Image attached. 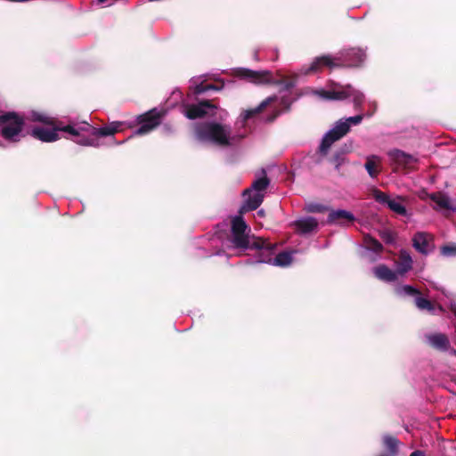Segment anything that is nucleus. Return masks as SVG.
<instances>
[{
    "label": "nucleus",
    "mask_w": 456,
    "mask_h": 456,
    "mask_svg": "<svg viewBox=\"0 0 456 456\" xmlns=\"http://www.w3.org/2000/svg\"><path fill=\"white\" fill-rule=\"evenodd\" d=\"M452 354H455L456 351L454 349H452Z\"/></svg>",
    "instance_id": "36"
},
{
    "label": "nucleus",
    "mask_w": 456,
    "mask_h": 456,
    "mask_svg": "<svg viewBox=\"0 0 456 456\" xmlns=\"http://www.w3.org/2000/svg\"><path fill=\"white\" fill-rule=\"evenodd\" d=\"M387 206L396 214L401 216L406 215V208L399 200L391 199Z\"/></svg>",
    "instance_id": "27"
},
{
    "label": "nucleus",
    "mask_w": 456,
    "mask_h": 456,
    "mask_svg": "<svg viewBox=\"0 0 456 456\" xmlns=\"http://www.w3.org/2000/svg\"><path fill=\"white\" fill-rule=\"evenodd\" d=\"M346 158L344 157V152L337 151L332 158L330 159V162L334 165L336 170H339L340 167L345 163Z\"/></svg>",
    "instance_id": "28"
},
{
    "label": "nucleus",
    "mask_w": 456,
    "mask_h": 456,
    "mask_svg": "<svg viewBox=\"0 0 456 456\" xmlns=\"http://www.w3.org/2000/svg\"><path fill=\"white\" fill-rule=\"evenodd\" d=\"M431 199L442 208L452 209L453 211L456 210V208L452 206L450 199L445 195L435 194Z\"/></svg>",
    "instance_id": "25"
},
{
    "label": "nucleus",
    "mask_w": 456,
    "mask_h": 456,
    "mask_svg": "<svg viewBox=\"0 0 456 456\" xmlns=\"http://www.w3.org/2000/svg\"><path fill=\"white\" fill-rule=\"evenodd\" d=\"M366 59L365 51L362 48L345 49L336 56L323 55L316 57L308 67H303L301 73L308 75L320 71L323 67L334 69L338 67H359Z\"/></svg>",
    "instance_id": "3"
},
{
    "label": "nucleus",
    "mask_w": 456,
    "mask_h": 456,
    "mask_svg": "<svg viewBox=\"0 0 456 456\" xmlns=\"http://www.w3.org/2000/svg\"><path fill=\"white\" fill-rule=\"evenodd\" d=\"M432 236L424 232H417L412 238L413 248L421 254L428 255L431 250Z\"/></svg>",
    "instance_id": "18"
},
{
    "label": "nucleus",
    "mask_w": 456,
    "mask_h": 456,
    "mask_svg": "<svg viewBox=\"0 0 456 456\" xmlns=\"http://www.w3.org/2000/svg\"><path fill=\"white\" fill-rule=\"evenodd\" d=\"M281 96H270L258 106L244 110L235 122V128L216 121L197 123L194 126L195 138L201 143L220 148L232 147L239 144L248 134L247 129L249 122L267 106L273 104V115L268 118L273 121L281 112L288 110L291 103L290 90L295 86L292 81L281 83Z\"/></svg>",
    "instance_id": "1"
},
{
    "label": "nucleus",
    "mask_w": 456,
    "mask_h": 456,
    "mask_svg": "<svg viewBox=\"0 0 456 456\" xmlns=\"http://www.w3.org/2000/svg\"><path fill=\"white\" fill-rule=\"evenodd\" d=\"M364 251L362 256L370 262H375L379 258V252L382 250V244L376 239L366 236L364 238Z\"/></svg>",
    "instance_id": "15"
},
{
    "label": "nucleus",
    "mask_w": 456,
    "mask_h": 456,
    "mask_svg": "<svg viewBox=\"0 0 456 456\" xmlns=\"http://www.w3.org/2000/svg\"><path fill=\"white\" fill-rule=\"evenodd\" d=\"M425 342L432 348L447 352L451 349V344L448 337L441 332L427 333L424 336Z\"/></svg>",
    "instance_id": "13"
},
{
    "label": "nucleus",
    "mask_w": 456,
    "mask_h": 456,
    "mask_svg": "<svg viewBox=\"0 0 456 456\" xmlns=\"http://www.w3.org/2000/svg\"><path fill=\"white\" fill-rule=\"evenodd\" d=\"M166 127H167V130L168 132H171V131H172L171 127H167V126H166Z\"/></svg>",
    "instance_id": "35"
},
{
    "label": "nucleus",
    "mask_w": 456,
    "mask_h": 456,
    "mask_svg": "<svg viewBox=\"0 0 456 456\" xmlns=\"http://www.w3.org/2000/svg\"><path fill=\"white\" fill-rule=\"evenodd\" d=\"M412 258L410 253L402 249L399 253L398 258L395 261V273L398 277L404 276L409 271L412 269Z\"/></svg>",
    "instance_id": "17"
},
{
    "label": "nucleus",
    "mask_w": 456,
    "mask_h": 456,
    "mask_svg": "<svg viewBox=\"0 0 456 456\" xmlns=\"http://www.w3.org/2000/svg\"><path fill=\"white\" fill-rule=\"evenodd\" d=\"M191 86L193 87L194 94H201L208 90H217V87L213 85L203 86L202 84H198L197 78L191 79Z\"/></svg>",
    "instance_id": "26"
},
{
    "label": "nucleus",
    "mask_w": 456,
    "mask_h": 456,
    "mask_svg": "<svg viewBox=\"0 0 456 456\" xmlns=\"http://www.w3.org/2000/svg\"><path fill=\"white\" fill-rule=\"evenodd\" d=\"M121 123L112 122L109 126L102 127H94L86 121L69 122L61 129L69 134L68 138L74 142L83 146L98 147L96 139L91 136H110L115 134Z\"/></svg>",
    "instance_id": "4"
},
{
    "label": "nucleus",
    "mask_w": 456,
    "mask_h": 456,
    "mask_svg": "<svg viewBox=\"0 0 456 456\" xmlns=\"http://www.w3.org/2000/svg\"><path fill=\"white\" fill-rule=\"evenodd\" d=\"M64 126H63V127ZM61 128L62 126L53 128L44 126H36L31 129V135L41 142H53L60 139L59 132H63L66 134L65 137L69 139V134Z\"/></svg>",
    "instance_id": "12"
},
{
    "label": "nucleus",
    "mask_w": 456,
    "mask_h": 456,
    "mask_svg": "<svg viewBox=\"0 0 456 456\" xmlns=\"http://www.w3.org/2000/svg\"><path fill=\"white\" fill-rule=\"evenodd\" d=\"M373 196L376 201L384 205H387L388 201L391 200L387 194L379 190H375L373 191Z\"/></svg>",
    "instance_id": "30"
},
{
    "label": "nucleus",
    "mask_w": 456,
    "mask_h": 456,
    "mask_svg": "<svg viewBox=\"0 0 456 456\" xmlns=\"http://www.w3.org/2000/svg\"><path fill=\"white\" fill-rule=\"evenodd\" d=\"M319 223L315 217L305 216L294 222V226L300 234H309L317 230Z\"/></svg>",
    "instance_id": "20"
},
{
    "label": "nucleus",
    "mask_w": 456,
    "mask_h": 456,
    "mask_svg": "<svg viewBox=\"0 0 456 456\" xmlns=\"http://www.w3.org/2000/svg\"><path fill=\"white\" fill-rule=\"evenodd\" d=\"M31 119L35 122H41L43 124H48L50 122V118L48 116L36 111L31 112Z\"/></svg>",
    "instance_id": "31"
},
{
    "label": "nucleus",
    "mask_w": 456,
    "mask_h": 456,
    "mask_svg": "<svg viewBox=\"0 0 456 456\" xmlns=\"http://www.w3.org/2000/svg\"><path fill=\"white\" fill-rule=\"evenodd\" d=\"M364 116L363 114H358L336 121L333 126L323 135L319 146V153L327 155L332 144L349 133L352 126L360 125Z\"/></svg>",
    "instance_id": "5"
},
{
    "label": "nucleus",
    "mask_w": 456,
    "mask_h": 456,
    "mask_svg": "<svg viewBox=\"0 0 456 456\" xmlns=\"http://www.w3.org/2000/svg\"><path fill=\"white\" fill-rule=\"evenodd\" d=\"M311 94L324 101L351 99L355 109H359L364 100V94L351 86H346L339 90L311 89Z\"/></svg>",
    "instance_id": "8"
},
{
    "label": "nucleus",
    "mask_w": 456,
    "mask_h": 456,
    "mask_svg": "<svg viewBox=\"0 0 456 456\" xmlns=\"http://www.w3.org/2000/svg\"><path fill=\"white\" fill-rule=\"evenodd\" d=\"M0 146H4V143L2 142V141H0Z\"/></svg>",
    "instance_id": "38"
},
{
    "label": "nucleus",
    "mask_w": 456,
    "mask_h": 456,
    "mask_svg": "<svg viewBox=\"0 0 456 456\" xmlns=\"http://www.w3.org/2000/svg\"><path fill=\"white\" fill-rule=\"evenodd\" d=\"M383 443L386 448L390 452L391 456L396 455L399 441L395 436L385 435L383 436Z\"/></svg>",
    "instance_id": "24"
},
{
    "label": "nucleus",
    "mask_w": 456,
    "mask_h": 456,
    "mask_svg": "<svg viewBox=\"0 0 456 456\" xmlns=\"http://www.w3.org/2000/svg\"><path fill=\"white\" fill-rule=\"evenodd\" d=\"M375 277L382 281L394 282L398 279L395 271L390 269L386 265H379L373 268Z\"/></svg>",
    "instance_id": "22"
},
{
    "label": "nucleus",
    "mask_w": 456,
    "mask_h": 456,
    "mask_svg": "<svg viewBox=\"0 0 456 456\" xmlns=\"http://www.w3.org/2000/svg\"><path fill=\"white\" fill-rule=\"evenodd\" d=\"M387 155L393 163L403 167H411L417 162L416 157L398 149L389 151Z\"/></svg>",
    "instance_id": "16"
},
{
    "label": "nucleus",
    "mask_w": 456,
    "mask_h": 456,
    "mask_svg": "<svg viewBox=\"0 0 456 456\" xmlns=\"http://www.w3.org/2000/svg\"><path fill=\"white\" fill-rule=\"evenodd\" d=\"M162 116L163 113L158 111L156 109H152L144 114L139 115L136 120L140 127L133 133L131 137L151 133L160 124Z\"/></svg>",
    "instance_id": "10"
},
{
    "label": "nucleus",
    "mask_w": 456,
    "mask_h": 456,
    "mask_svg": "<svg viewBox=\"0 0 456 456\" xmlns=\"http://www.w3.org/2000/svg\"><path fill=\"white\" fill-rule=\"evenodd\" d=\"M395 294L401 299L412 298L416 307L420 311H428L433 313L435 306L421 292L414 286L409 284H399L394 289Z\"/></svg>",
    "instance_id": "9"
},
{
    "label": "nucleus",
    "mask_w": 456,
    "mask_h": 456,
    "mask_svg": "<svg viewBox=\"0 0 456 456\" xmlns=\"http://www.w3.org/2000/svg\"><path fill=\"white\" fill-rule=\"evenodd\" d=\"M257 216H265V211L263 209L258 210L257 211Z\"/></svg>",
    "instance_id": "34"
},
{
    "label": "nucleus",
    "mask_w": 456,
    "mask_h": 456,
    "mask_svg": "<svg viewBox=\"0 0 456 456\" xmlns=\"http://www.w3.org/2000/svg\"><path fill=\"white\" fill-rule=\"evenodd\" d=\"M441 253L444 256L446 257L456 256V243L443 246L441 248Z\"/></svg>",
    "instance_id": "29"
},
{
    "label": "nucleus",
    "mask_w": 456,
    "mask_h": 456,
    "mask_svg": "<svg viewBox=\"0 0 456 456\" xmlns=\"http://www.w3.org/2000/svg\"><path fill=\"white\" fill-rule=\"evenodd\" d=\"M238 73L241 77L247 78L255 84L264 85L273 82L271 72L267 70L255 71L248 69H241Z\"/></svg>",
    "instance_id": "14"
},
{
    "label": "nucleus",
    "mask_w": 456,
    "mask_h": 456,
    "mask_svg": "<svg viewBox=\"0 0 456 456\" xmlns=\"http://www.w3.org/2000/svg\"><path fill=\"white\" fill-rule=\"evenodd\" d=\"M250 229L246 224L240 216H237L232 220V243L235 248L242 250L256 249L257 255L255 260L250 261L251 264H264L259 261L261 257L270 256L273 257L274 254V247L273 244L264 240L261 238L250 237Z\"/></svg>",
    "instance_id": "2"
},
{
    "label": "nucleus",
    "mask_w": 456,
    "mask_h": 456,
    "mask_svg": "<svg viewBox=\"0 0 456 456\" xmlns=\"http://www.w3.org/2000/svg\"><path fill=\"white\" fill-rule=\"evenodd\" d=\"M25 121L16 112L0 114V136L9 143H17L24 136Z\"/></svg>",
    "instance_id": "6"
},
{
    "label": "nucleus",
    "mask_w": 456,
    "mask_h": 456,
    "mask_svg": "<svg viewBox=\"0 0 456 456\" xmlns=\"http://www.w3.org/2000/svg\"><path fill=\"white\" fill-rule=\"evenodd\" d=\"M327 207L318 203H311L306 207V210L310 213H322L327 210Z\"/></svg>",
    "instance_id": "32"
},
{
    "label": "nucleus",
    "mask_w": 456,
    "mask_h": 456,
    "mask_svg": "<svg viewBox=\"0 0 456 456\" xmlns=\"http://www.w3.org/2000/svg\"><path fill=\"white\" fill-rule=\"evenodd\" d=\"M354 219L355 217L351 212L344 209H336L330 212L327 223L330 224L344 225L354 222Z\"/></svg>",
    "instance_id": "19"
},
{
    "label": "nucleus",
    "mask_w": 456,
    "mask_h": 456,
    "mask_svg": "<svg viewBox=\"0 0 456 456\" xmlns=\"http://www.w3.org/2000/svg\"><path fill=\"white\" fill-rule=\"evenodd\" d=\"M379 162L380 158L377 155H369L366 157L364 168L371 178H376L379 175L380 172Z\"/></svg>",
    "instance_id": "23"
},
{
    "label": "nucleus",
    "mask_w": 456,
    "mask_h": 456,
    "mask_svg": "<svg viewBox=\"0 0 456 456\" xmlns=\"http://www.w3.org/2000/svg\"><path fill=\"white\" fill-rule=\"evenodd\" d=\"M410 456H425V453L422 451L417 450L411 452Z\"/></svg>",
    "instance_id": "33"
},
{
    "label": "nucleus",
    "mask_w": 456,
    "mask_h": 456,
    "mask_svg": "<svg viewBox=\"0 0 456 456\" xmlns=\"http://www.w3.org/2000/svg\"><path fill=\"white\" fill-rule=\"evenodd\" d=\"M183 113L189 119H196L205 116H216V106L208 101H202L198 104L183 103Z\"/></svg>",
    "instance_id": "11"
},
{
    "label": "nucleus",
    "mask_w": 456,
    "mask_h": 456,
    "mask_svg": "<svg viewBox=\"0 0 456 456\" xmlns=\"http://www.w3.org/2000/svg\"><path fill=\"white\" fill-rule=\"evenodd\" d=\"M379 456H390V455H387V454H380Z\"/></svg>",
    "instance_id": "37"
},
{
    "label": "nucleus",
    "mask_w": 456,
    "mask_h": 456,
    "mask_svg": "<svg viewBox=\"0 0 456 456\" xmlns=\"http://www.w3.org/2000/svg\"><path fill=\"white\" fill-rule=\"evenodd\" d=\"M454 314H455V316H456V310L454 311Z\"/></svg>",
    "instance_id": "39"
},
{
    "label": "nucleus",
    "mask_w": 456,
    "mask_h": 456,
    "mask_svg": "<svg viewBox=\"0 0 456 456\" xmlns=\"http://www.w3.org/2000/svg\"><path fill=\"white\" fill-rule=\"evenodd\" d=\"M292 258L291 252L283 251L279 253L275 257H270V256H267L266 257H261L259 261L275 266L285 267L291 264Z\"/></svg>",
    "instance_id": "21"
},
{
    "label": "nucleus",
    "mask_w": 456,
    "mask_h": 456,
    "mask_svg": "<svg viewBox=\"0 0 456 456\" xmlns=\"http://www.w3.org/2000/svg\"><path fill=\"white\" fill-rule=\"evenodd\" d=\"M270 181L266 177L265 170H262V175L257 177L251 186L245 190L243 196L245 198L240 212L245 213L256 209L263 202L265 191L269 186Z\"/></svg>",
    "instance_id": "7"
}]
</instances>
